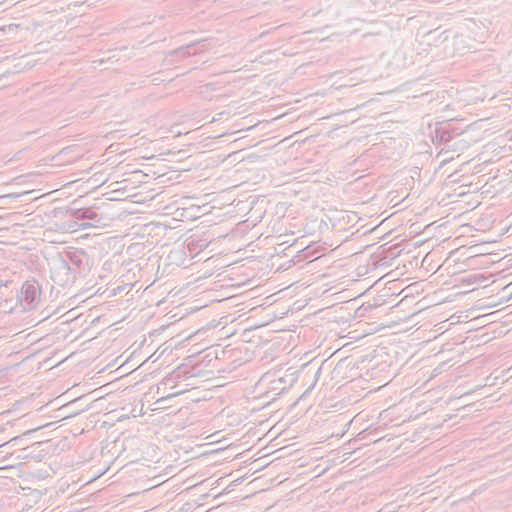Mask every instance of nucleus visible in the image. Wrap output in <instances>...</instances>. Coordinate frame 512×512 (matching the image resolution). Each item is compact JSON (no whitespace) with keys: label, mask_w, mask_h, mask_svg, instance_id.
<instances>
[{"label":"nucleus","mask_w":512,"mask_h":512,"mask_svg":"<svg viewBox=\"0 0 512 512\" xmlns=\"http://www.w3.org/2000/svg\"><path fill=\"white\" fill-rule=\"evenodd\" d=\"M484 280L482 275H467L463 276L459 279L461 283L472 285V284H480Z\"/></svg>","instance_id":"nucleus-9"},{"label":"nucleus","mask_w":512,"mask_h":512,"mask_svg":"<svg viewBox=\"0 0 512 512\" xmlns=\"http://www.w3.org/2000/svg\"><path fill=\"white\" fill-rule=\"evenodd\" d=\"M75 151H79V147L77 145L67 146V147H64L62 150H60L56 157L59 159H62L65 156H68V155L74 153Z\"/></svg>","instance_id":"nucleus-11"},{"label":"nucleus","mask_w":512,"mask_h":512,"mask_svg":"<svg viewBox=\"0 0 512 512\" xmlns=\"http://www.w3.org/2000/svg\"><path fill=\"white\" fill-rule=\"evenodd\" d=\"M51 279L58 286H70L72 285L76 277L72 273L68 264L64 261L62 256L53 261V266L51 268Z\"/></svg>","instance_id":"nucleus-3"},{"label":"nucleus","mask_w":512,"mask_h":512,"mask_svg":"<svg viewBox=\"0 0 512 512\" xmlns=\"http://www.w3.org/2000/svg\"><path fill=\"white\" fill-rule=\"evenodd\" d=\"M40 292V286L36 281H26L21 288L22 300L32 306L38 300Z\"/></svg>","instance_id":"nucleus-7"},{"label":"nucleus","mask_w":512,"mask_h":512,"mask_svg":"<svg viewBox=\"0 0 512 512\" xmlns=\"http://www.w3.org/2000/svg\"><path fill=\"white\" fill-rule=\"evenodd\" d=\"M211 48L208 39H200L190 42L187 45L181 46L168 53V57H175L180 60L186 59L192 55L203 53Z\"/></svg>","instance_id":"nucleus-4"},{"label":"nucleus","mask_w":512,"mask_h":512,"mask_svg":"<svg viewBox=\"0 0 512 512\" xmlns=\"http://www.w3.org/2000/svg\"><path fill=\"white\" fill-rule=\"evenodd\" d=\"M92 223H89V222H82V223H78L77 220H74L70 223H68V229L71 231V232H74V231H77L78 229H87V228H90L92 227Z\"/></svg>","instance_id":"nucleus-10"},{"label":"nucleus","mask_w":512,"mask_h":512,"mask_svg":"<svg viewBox=\"0 0 512 512\" xmlns=\"http://www.w3.org/2000/svg\"><path fill=\"white\" fill-rule=\"evenodd\" d=\"M320 373H321V368H319V369L316 371L315 376H314V378H315V379H314V382H313V384L310 386V388L308 389V391H309V390H311V389L313 388V386L315 385V383L318 381V378H319Z\"/></svg>","instance_id":"nucleus-12"},{"label":"nucleus","mask_w":512,"mask_h":512,"mask_svg":"<svg viewBox=\"0 0 512 512\" xmlns=\"http://www.w3.org/2000/svg\"><path fill=\"white\" fill-rule=\"evenodd\" d=\"M7 282H3V280L0 279V289L3 287V286H6Z\"/></svg>","instance_id":"nucleus-15"},{"label":"nucleus","mask_w":512,"mask_h":512,"mask_svg":"<svg viewBox=\"0 0 512 512\" xmlns=\"http://www.w3.org/2000/svg\"><path fill=\"white\" fill-rule=\"evenodd\" d=\"M298 380V371H287L283 376L270 381V390L277 394L286 393Z\"/></svg>","instance_id":"nucleus-6"},{"label":"nucleus","mask_w":512,"mask_h":512,"mask_svg":"<svg viewBox=\"0 0 512 512\" xmlns=\"http://www.w3.org/2000/svg\"><path fill=\"white\" fill-rule=\"evenodd\" d=\"M193 245H194V242H193V241L189 242V244H188V248L190 249V247H191V246H193Z\"/></svg>","instance_id":"nucleus-16"},{"label":"nucleus","mask_w":512,"mask_h":512,"mask_svg":"<svg viewBox=\"0 0 512 512\" xmlns=\"http://www.w3.org/2000/svg\"><path fill=\"white\" fill-rule=\"evenodd\" d=\"M464 132L465 129L459 127V123L456 120H449L437 123L431 131V138L436 145L445 144L448 148L456 150L454 145H450V142L456 137L461 136Z\"/></svg>","instance_id":"nucleus-1"},{"label":"nucleus","mask_w":512,"mask_h":512,"mask_svg":"<svg viewBox=\"0 0 512 512\" xmlns=\"http://www.w3.org/2000/svg\"><path fill=\"white\" fill-rule=\"evenodd\" d=\"M33 430H29L25 433H23L22 435H19V436H16L14 438H12L11 440L5 442L4 444L0 445V448H17L19 451H22L24 450L25 448H27V444H26V439L25 437L27 435H29L30 433H32Z\"/></svg>","instance_id":"nucleus-8"},{"label":"nucleus","mask_w":512,"mask_h":512,"mask_svg":"<svg viewBox=\"0 0 512 512\" xmlns=\"http://www.w3.org/2000/svg\"><path fill=\"white\" fill-rule=\"evenodd\" d=\"M0 449H1L0 453H6V454H9V455H10V457H13V456H14V454H15V452H10V451H9V449H10V448H0Z\"/></svg>","instance_id":"nucleus-13"},{"label":"nucleus","mask_w":512,"mask_h":512,"mask_svg":"<svg viewBox=\"0 0 512 512\" xmlns=\"http://www.w3.org/2000/svg\"><path fill=\"white\" fill-rule=\"evenodd\" d=\"M69 216L77 221H87L92 223V227H97L99 224H102L103 217L99 215L94 208L92 207H75V202L73 205L67 210Z\"/></svg>","instance_id":"nucleus-5"},{"label":"nucleus","mask_w":512,"mask_h":512,"mask_svg":"<svg viewBox=\"0 0 512 512\" xmlns=\"http://www.w3.org/2000/svg\"><path fill=\"white\" fill-rule=\"evenodd\" d=\"M78 156H79V153H77V154L73 155L72 157L68 158L66 160V162H72L74 159L78 158Z\"/></svg>","instance_id":"nucleus-14"},{"label":"nucleus","mask_w":512,"mask_h":512,"mask_svg":"<svg viewBox=\"0 0 512 512\" xmlns=\"http://www.w3.org/2000/svg\"><path fill=\"white\" fill-rule=\"evenodd\" d=\"M62 258L68 264L76 278L78 276H86L92 266V261L89 255L81 249L68 251L64 256H62Z\"/></svg>","instance_id":"nucleus-2"},{"label":"nucleus","mask_w":512,"mask_h":512,"mask_svg":"<svg viewBox=\"0 0 512 512\" xmlns=\"http://www.w3.org/2000/svg\"><path fill=\"white\" fill-rule=\"evenodd\" d=\"M206 246H207V244H201V245L199 246V248H200V249H203V248H205Z\"/></svg>","instance_id":"nucleus-17"}]
</instances>
